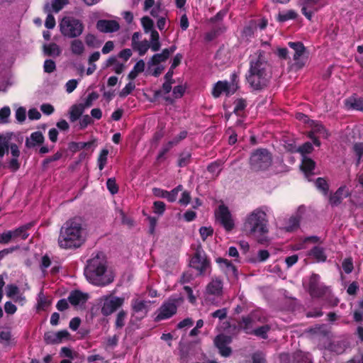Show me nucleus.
Returning a JSON list of instances; mask_svg holds the SVG:
<instances>
[{
    "label": "nucleus",
    "instance_id": "f257e3e1",
    "mask_svg": "<svg viewBox=\"0 0 363 363\" xmlns=\"http://www.w3.org/2000/svg\"><path fill=\"white\" fill-rule=\"evenodd\" d=\"M86 240V230L81 218L74 217L67 220L62 226L58 238L61 248L79 247Z\"/></svg>",
    "mask_w": 363,
    "mask_h": 363
},
{
    "label": "nucleus",
    "instance_id": "f03ea898",
    "mask_svg": "<svg viewBox=\"0 0 363 363\" xmlns=\"http://www.w3.org/2000/svg\"><path fill=\"white\" fill-rule=\"evenodd\" d=\"M266 211L265 207L254 209L247 214L242 224V231L246 235H253L262 244L268 240V220Z\"/></svg>",
    "mask_w": 363,
    "mask_h": 363
},
{
    "label": "nucleus",
    "instance_id": "7ed1b4c3",
    "mask_svg": "<svg viewBox=\"0 0 363 363\" xmlns=\"http://www.w3.org/2000/svg\"><path fill=\"white\" fill-rule=\"evenodd\" d=\"M84 275L89 283L100 286L108 285L114 279L113 272L106 268V261L103 253H97L88 261Z\"/></svg>",
    "mask_w": 363,
    "mask_h": 363
},
{
    "label": "nucleus",
    "instance_id": "20e7f679",
    "mask_svg": "<svg viewBox=\"0 0 363 363\" xmlns=\"http://www.w3.org/2000/svg\"><path fill=\"white\" fill-rule=\"evenodd\" d=\"M269 77V65L264 52L257 50L250 56V66L247 80L252 88L258 90L266 86Z\"/></svg>",
    "mask_w": 363,
    "mask_h": 363
},
{
    "label": "nucleus",
    "instance_id": "39448f33",
    "mask_svg": "<svg viewBox=\"0 0 363 363\" xmlns=\"http://www.w3.org/2000/svg\"><path fill=\"white\" fill-rule=\"evenodd\" d=\"M250 164L255 171H268L272 167V155L266 149H257L252 153Z\"/></svg>",
    "mask_w": 363,
    "mask_h": 363
},
{
    "label": "nucleus",
    "instance_id": "423d86ee",
    "mask_svg": "<svg viewBox=\"0 0 363 363\" xmlns=\"http://www.w3.org/2000/svg\"><path fill=\"white\" fill-rule=\"evenodd\" d=\"M238 76L233 73L230 76V81H218L213 86L212 95L214 98H218L221 95L226 96L234 94L238 89Z\"/></svg>",
    "mask_w": 363,
    "mask_h": 363
},
{
    "label": "nucleus",
    "instance_id": "0eeeda50",
    "mask_svg": "<svg viewBox=\"0 0 363 363\" xmlns=\"http://www.w3.org/2000/svg\"><path fill=\"white\" fill-rule=\"evenodd\" d=\"M61 33L67 38H76L79 36L84 30L82 22L74 18L65 17L60 23Z\"/></svg>",
    "mask_w": 363,
    "mask_h": 363
},
{
    "label": "nucleus",
    "instance_id": "6e6552de",
    "mask_svg": "<svg viewBox=\"0 0 363 363\" xmlns=\"http://www.w3.org/2000/svg\"><path fill=\"white\" fill-rule=\"evenodd\" d=\"M123 297L114 296L111 294L103 296L99 298L101 303V313L108 316L115 312L124 303Z\"/></svg>",
    "mask_w": 363,
    "mask_h": 363
},
{
    "label": "nucleus",
    "instance_id": "1a4fd4ad",
    "mask_svg": "<svg viewBox=\"0 0 363 363\" xmlns=\"http://www.w3.org/2000/svg\"><path fill=\"white\" fill-rule=\"evenodd\" d=\"M181 297H171L165 301L158 310L157 320H161L172 317L177 311V306L181 302Z\"/></svg>",
    "mask_w": 363,
    "mask_h": 363
},
{
    "label": "nucleus",
    "instance_id": "9d476101",
    "mask_svg": "<svg viewBox=\"0 0 363 363\" xmlns=\"http://www.w3.org/2000/svg\"><path fill=\"white\" fill-rule=\"evenodd\" d=\"M216 220L226 231H230L235 226L234 220L228 208L224 204H220L215 211Z\"/></svg>",
    "mask_w": 363,
    "mask_h": 363
},
{
    "label": "nucleus",
    "instance_id": "9b49d317",
    "mask_svg": "<svg viewBox=\"0 0 363 363\" xmlns=\"http://www.w3.org/2000/svg\"><path fill=\"white\" fill-rule=\"evenodd\" d=\"M141 23L145 33H150L151 50L153 52L158 51L161 47L160 36L157 31L153 29L152 21L149 17L145 16L142 18Z\"/></svg>",
    "mask_w": 363,
    "mask_h": 363
},
{
    "label": "nucleus",
    "instance_id": "f8f14e48",
    "mask_svg": "<svg viewBox=\"0 0 363 363\" xmlns=\"http://www.w3.org/2000/svg\"><path fill=\"white\" fill-rule=\"evenodd\" d=\"M320 276L313 274L309 279L308 289L313 296H330V289L320 282Z\"/></svg>",
    "mask_w": 363,
    "mask_h": 363
},
{
    "label": "nucleus",
    "instance_id": "ddd939ff",
    "mask_svg": "<svg viewBox=\"0 0 363 363\" xmlns=\"http://www.w3.org/2000/svg\"><path fill=\"white\" fill-rule=\"evenodd\" d=\"M312 150L313 146L309 142L304 143L298 149V151L302 155L301 168L306 176H308V174L315 168V162L311 158L305 155L307 153H310Z\"/></svg>",
    "mask_w": 363,
    "mask_h": 363
},
{
    "label": "nucleus",
    "instance_id": "4468645a",
    "mask_svg": "<svg viewBox=\"0 0 363 363\" xmlns=\"http://www.w3.org/2000/svg\"><path fill=\"white\" fill-rule=\"evenodd\" d=\"M311 130L309 133L308 137L313 140V143L316 146H320V143L318 137L327 138L328 134L325 128L320 123L314 121H310L308 125Z\"/></svg>",
    "mask_w": 363,
    "mask_h": 363
},
{
    "label": "nucleus",
    "instance_id": "2eb2a0df",
    "mask_svg": "<svg viewBox=\"0 0 363 363\" xmlns=\"http://www.w3.org/2000/svg\"><path fill=\"white\" fill-rule=\"evenodd\" d=\"M280 361L281 363H311V357L308 353L298 351L292 356L288 354H281Z\"/></svg>",
    "mask_w": 363,
    "mask_h": 363
},
{
    "label": "nucleus",
    "instance_id": "dca6fc26",
    "mask_svg": "<svg viewBox=\"0 0 363 363\" xmlns=\"http://www.w3.org/2000/svg\"><path fill=\"white\" fill-rule=\"evenodd\" d=\"M190 265L201 274L208 269L209 262L205 255L196 252L190 261Z\"/></svg>",
    "mask_w": 363,
    "mask_h": 363
},
{
    "label": "nucleus",
    "instance_id": "f3484780",
    "mask_svg": "<svg viewBox=\"0 0 363 363\" xmlns=\"http://www.w3.org/2000/svg\"><path fill=\"white\" fill-rule=\"evenodd\" d=\"M231 337L225 335H218L214 340L216 347L219 350L220 354L223 357H228L231 350L228 345L231 342Z\"/></svg>",
    "mask_w": 363,
    "mask_h": 363
},
{
    "label": "nucleus",
    "instance_id": "a211bd4d",
    "mask_svg": "<svg viewBox=\"0 0 363 363\" xmlns=\"http://www.w3.org/2000/svg\"><path fill=\"white\" fill-rule=\"evenodd\" d=\"M70 335L66 330L58 332H50L45 335V340L48 343L56 344L60 343L65 340L69 339Z\"/></svg>",
    "mask_w": 363,
    "mask_h": 363
},
{
    "label": "nucleus",
    "instance_id": "6ab92c4d",
    "mask_svg": "<svg viewBox=\"0 0 363 363\" xmlns=\"http://www.w3.org/2000/svg\"><path fill=\"white\" fill-rule=\"evenodd\" d=\"M322 6L320 1H303L301 4L302 13L311 21L313 15Z\"/></svg>",
    "mask_w": 363,
    "mask_h": 363
},
{
    "label": "nucleus",
    "instance_id": "aec40b11",
    "mask_svg": "<svg viewBox=\"0 0 363 363\" xmlns=\"http://www.w3.org/2000/svg\"><path fill=\"white\" fill-rule=\"evenodd\" d=\"M206 292L208 296L219 297L223 293V282L220 279L216 278L207 285Z\"/></svg>",
    "mask_w": 363,
    "mask_h": 363
},
{
    "label": "nucleus",
    "instance_id": "412c9836",
    "mask_svg": "<svg viewBox=\"0 0 363 363\" xmlns=\"http://www.w3.org/2000/svg\"><path fill=\"white\" fill-rule=\"evenodd\" d=\"M96 28L103 33H112L119 29V24L114 20H99L96 23Z\"/></svg>",
    "mask_w": 363,
    "mask_h": 363
},
{
    "label": "nucleus",
    "instance_id": "4be33fe9",
    "mask_svg": "<svg viewBox=\"0 0 363 363\" xmlns=\"http://www.w3.org/2000/svg\"><path fill=\"white\" fill-rule=\"evenodd\" d=\"M250 320H245V326L244 327V331L247 334H253L257 337L266 339L267 337V333L269 330V327L267 325L256 328L253 329L252 325H249V321Z\"/></svg>",
    "mask_w": 363,
    "mask_h": 363
},
{
    "label": "nucleus",
    "instance_id": "5701e85b",
    "mask_svg": "<svg viewBox=\"0 0 363 363\" xmlns=\"http://www.w3.org/2000/svg\"><path fill=\"white\" fill-rule=\"evenodd\" d=\"M145 10H150V14L155 18L166 16L165 11L161 7L159 1H145Z\"/></svg>",
    "mask_w": 363,
    "mask_h": 363
},
{
    "label": "nucleus",
    "instance_id": "b1692460",
    "mask_svg": "<svg viewBox=\"0 0 363 363\" xmlns=\"http://www.w3.org/2000/svg\"><path fill=\"white\" fill-rule=\"evenodd\" d=\"M250 320L249 321V325H252L253 329L256 328L257 322H264L265 318L262 317V311L260 310L255 311L251 313L247 317L244 318L242 322L240 324V327L244 330V327L245 326V320Z\"/></svg>",
    "mask_w": 363,
    "mask_h": 363
},
{
    "label": "nucleus",
    "instance_id": "393cba45",
    "mask_svg": "<svg viewBox=\"0 0 363 363\" xmlns=\"http://www.w3.org/2000/svg\"><path fill=\"white\" fill-rule=\"evenodd\" d=\"M88 299V295L79 291H74L68 296L69 302L74 306H82Z\"/></svg>",
    "mask_w": 363,
    "mask_h": 363
},
{
    "label": "nucleus",
    "instance_id": "a878e982",
    "mask_svg": "<svg viewBox=\"0 0 363 363\" xmlns=\"http://www.w3.org/2000/svg\"><path fill=\"white\" fill-rule=\"evenodd\" d=\"M150 305V301H144L140 298L133 299L131 306L135 313H141L145 315Z\"/></svg>",
    "mask_w": 363,
    "mask_h": 363
},
{
    "label": "nucleus",
    "instance_id": "bb28decb",
    "mask_svg": "<svg viewBox=\"0 0 363 363\" xmlns=\"http://www.w3.org/2000/svg\"><path fill=\"white\" fill-rule=\"evenodd\" d=\"M350 192L345 186L340 187L336 192L330 197V203L333 206L340 204L344 198L349 196Z\"/></svg>",
    "mask_w": 363,
    "mask_h": 363
},
{
    "label": "nucleus",
    "instance_id": "cd10ccee",
    "mask_svg": "<svg viewBox=\"0 0 363 363\" xmlns=\"http://www.w3.org/2000/svg\"><path fill=\"white\" fill-rule=\"evenodd\" d=\"M345 106L348 109L363 111V98L356 95L352 96L345 101Z\"/></svg>",
    "mask_w": 363,
    "mask_h": 363
},
{
    "label": "nucleus",
    "instance_id": "c85d7f7f",
    "mask_svg": "<svg viewBox=\"0 0 363 363\" xmlns=\"http://www.w3.org/2000/svg\"><path fill=\"white\" fill-rule=\"evenodd\" d=\"M109 67H113V71L116 74H121L124 69V65L120 62L116 57H110L103 65V69L108 68Z\"/></svg>",
    "mask_w": 363,
    "mask_h": 363
},
{
    "label": "nucleus",
    "instance_id": "c756f323",
    "mask_svg": "<svg viewBox=\"0 0 363 363\" xmlns=\"http://www.w3.org/2000/svg\"><path fill=\"white\" fill-rule=\"evenodd\" d=\"M288 45L294 50V60L296 63H298L306 51L303 44L301 42H289Z\"/></svg>",
    "mask_w": 363,
    "mask_h": 363
},
{
    "label": "nucleus",
    "instance_id": "7c9ffc66",
    "mask_svg": "<svg viewBox=\"0 0 363 363\" xmlns=\"http://www.w3.org/2000/svg\"><path fill=\"white\" fill-rule=\"evenodd\" d=\"M308 255L317 262H324L327 259L324 249L319 246L313 247L308 252Z\"/></svg>",
    "mask_w": 363,
    "mask_h": 363
},
{
    "label": "nucleus",
    "instance_id": "2f4dec72",
    "mask_svg": "<svg viewBox=\"0 0 363 363\" xmlns=\"http://www.w3.org/2000/svg\"><path fill=\"white\" fill-rule=\"evenodd\" d=\"M44 141V136L39 131L31 133L30 136L26 140V145L28 147H33L38 145H40Z\"/></svg>",
    "mask_w": 363,
    "mask_h": 363
},
{
    "label": "nucleus",
    "instance_id": "473e14b6",
    "mask_svg": "<svg viewBox=\"0 0 363 363\" xmlns=\"http://www.w3.org/2000/svg\"><path fill=\"white\" fill-rule=\"evenodd\" d=\"M169 58L167 50H162L161 53L155 54L147 62L149 69L155 65H161L162 62H165Z\"/></svg>",
    "mask_w": 363,
    "mask_h": 363
},
{
    "label": "nucleus",
    "instance_id": "72a5a7b5",
    "mask_svg": "<svg viewBox=\"0 0 363 363\" xmlns=\"http://www.w3.org/2000/svg\"><path fill=\"white\" fill-rule=\"evenodd\" d=\"M303 210L304 208L303 207H300L298 210L296 215L293 216L289 218L288 224L285 226V229L286 231H293L298 227L301 217L300 213H301L303 211Z\"/></svg>",
    "mask_w": 363,
    "mask_h": 363
},
{
    "label": "nucleus",
    "instance_id": "f704fd0d",
    "mask_svg": "<svg viewBox=\"0 0 363 363\" xmlns=\"http://www.w3.org/2000/svg\"><path fill=\"white\" fill-rule=\"evenodd\" d=\"M84 111V106L82 104L73 105L69 110V120L75 122L78 120Z\"/></svg>",
    "mask_w": 363,
    "mask_h": 363
},
{
    "label": "nucleus",
    "instance_id": "c9c22d12",
    "mask_svg": "<svg viewBox=\"0 0 363 363\" xmlns=\"http://www.w3.org/2000/svg\"><path fill=\"white\" fill-rule=\"evenodd\" d=\"M133 49L138 52L140 56H143L146 54L149 48H151V41L149 42L146 40L134 43L132 45Z\"/></svg>",
    "mask_w": 363,
    "mask_h": 363
},
{
    "label": "nucleus",
    "instance_id": "e433bc0d",
    "mask_svg": "<svg viewBox=\"0 0 363 363\" xmlns=\"http://www.w3.org/2000/svg\"><path fill=\"white\" fill-rule=\"evenodd\" d=\"M145 63L143 60H138L134 65L133 69L129 72L128 78L130 80L135 79L138 75L144 72Z\"/></svg>",
    "mask_w": 363,
    "mask_h": 363
},
{
    "label": "nucleus",
    "instance_id": "4c0bfd02",
    "mask_svg": "<svg viewBox=\"0 0 363 363\" xmlns=\"http://www.w3.org/2000/svg\"><path fill=\"white\" fill-rule=\"evenodd\" d=\"M51 304L50 301L45 296L43 292L41 291L37 298L36 309L38 311H45L48 308Z\"/></svg>",
    "mask_w": 363,
    "mask_h": 363
},
{
    "label": "nucleus",
    "instance_id": "58836bf2",
    "mask_svg": "<svg viewBox=\"0 0 363 363\" xmlns=\"http://www.w3.org/2000/svg\"><path fill=\"white\" fill-rule=\"evenodd\" d=\"M32 225L33 223H30L12 230L13 233V238H20L22 240H26L29 235L28 230L32 227Z\"/></svg>",
    "mask_w": 363,
    "mask_h": 363
},
{
    "label": "nucleus",
    "instance_id": "ea45409f",
    "mask_svg": "<svg viewBox=\"0 0 363 363\" xmlns=\"http://www.w3.org/2000/svg\"><path fill=\"white\" fill-rule=\"evenodd\" d=\"M67 2L68 1H52L51 4L47 3L44 9L47 13H57L64 8Z\"/></svg>",
    "mask_w": 363,
    "mask_h": 363
},
{
    "label": "nucleus",
    "instance_id": "a19ab883",
    "mask_svg": "<svg viewBox=\"0 0 363 363\" xmlns=\"http://www.w3.org/2000/svg\"><path fill=\"white\" fill-rule=\"evenodd\" d=\"M0 342L4 346L11 345V333L7 328H0Z\"/></svg>",
    "mask_w": 363,
    "mask_h": 363
},
{
    "label": "nucleus",
    "instance_id": "79ce46f5",
    "mask_svg": "<svg viewBox=\"0 0 363 363\" xmlns=\"http://www.w3.org/2000/svg\"><path fill=\"white\" fill-rule=\"evenodd\" d=\"M318 241L319 238L316 236L308 237L305 238L301 242L294 245V246L293 247V250H299L302 249H306L308 247V245L309 242L317 243Z\"/></svg>",
    "mask_w": 363,
    "mask_h": 363
},
{
    "label": "nucleus",
    "instance_id": "37998d69",
    "mask_svg": "<svg viewBox=\"0 0 363 363\" xmlns=\"http://www.w3.org/2000/svg\"><path fill=\"white\" fill-rule=\"evenodd\" d=\"M297 16L296 12L293 10H289L280 12L277 16V20L279 22H285L289 20L295 19Z\"/></svg>",
    "mask_w": 363,
    "mask_h": 363
},
{
    "label": "nucleus",
    "instance_id": "c03bdc74",
    "mask_svg": "<svg viewBox=\"0 0 363 363\" xmlns=\"http://www.w3.org/2000/svg\"><path fill=\"white\" fill-rule=\"evenodd\" d=\"M72 52L77 55H81L84 51V45L82 41L74 40L71 43Z\"/></svg>",
    "mask_w": 363,
    "mask_h": 363
},
{
    "label": "nucleus",
    "instance_id": "a18cd8bd",
    "mask_svg": "<svg viewBox=\"0 0 363 363\" xmlns=\"http://www.w3.org/2000/svg\"><path fill=\"white\" fill-rule=\"evenodd\" d=\"M216 262L221 266L225 267L227 269V272H232L234 275L237 274V269L233 264L226 259L224 258H217Z\"/></svg>",
    "mask_w": 363,
    "mask_h": 363
},
{
    "label": "nucleus",
    "instance_id": "49530a36",
    "mask_svg": "<svg viewBox=\"0 0 363 363\" xmlns=\"http://www.w3.org/2000/svg\"><path fill=\"white\" fill-rule=\"evenodd\" d=\"M9 138L0 134V158H2L9 152Z\"/></svg>",
    "mask_w": 363,
    "mask_h": 363
},
{
    "label": "nucleus",
    "instance_id": "de8ad7c7",
    "mask_svg": "<svg viewBox=\"0 0 363 363\" xmlns=\"http://www.w3.org/2000/svg\"><path fill=\"white\" fill-rule=\"evenodd\" d=\"M352 150L357 158V165H359L363 156V143H356L353 145Z\"/></svg>",
    "mask_w": 363,
    "mask_h": 363
},
{
    "label": "nucleus",
    "instance_id": "09e8293b",
    "mask_svg": "<svg viewBox=\"0 0 363 363\" xmlns=\"http://www.w3.org/2000/svg\"><path fill=\"white\" fill-rule=\"evenodd\" d=\"M108 150L107 149L101 150L98 157V166L100 170H102L106 164Z\"/></svg>",
    "mask_w": 363,
    "mask_h": 363
},
{
    "label": "nucleus",
    "instance_id": "8fccbe9b",
    "mask_svg": "<svg viewBox=\"0 0 363 363\" xmlns=\"http://www.w3.org/2000/svg\"><path fill=\"white\" fill-rule=\"evenodd\" d=\"M133 80H130L124 88L119 92V96L121 98H125L128 96L135 88V84L133 82Z\"/></svg>",
    "mask_w": 363,
    "mask_h": 363
},
{
    "label": "nucleus",
    "instance_id": "3c124183",
    "mask_svg": "<svg viewBox=\"0 0 363 363\" xmlns=\"http://www.w3.org/2000/svg\"><path fill=\"white\" fill-rule=\"evenodd\" d=\"M221 169L222 162L220 161L212 162L208 166V170L213 176H218Z\"/></svg>",
    "mask_w": 363,
    "mask_h": 363
},
{
    "label": "nucleus",
    "instance_id": "603ef678",
    "mask_svg": "<svg viewBox=\"0 0 363 363\" xmlns=\"http://www.w3.org/2000/svg\"><path fill=\"white\" fill-rule=\"evenodd\" d=\"M11 115V109L9 106H4L0 109V123H7Z\"/></svg>",
    "mask_w": 363,
    "mask_h": 363
},
{
    "label": "nucleus",
    "instance_id": "864d4df0",
    "mask_svg": "<svg viewBox=\"0 0 363 363\" xmlns=\"http://www.w3.org/2000/svg\"><path fill=\"white\" fill-rule=\"evenodd\" d=\"M183 187L182 185H178L176 188L170 191H167V200L169 202H174L176 201L179 192L182 191Z\"/></svg>",
    "mask_w": 363,
    "mask_h": 363
},
{
    "label": "nucleus",
    "instance_id": "5fc2aeb1",
    "mask_svg": "<svg viewBox=\"0 0 363 363\" xmlns=\"http://www.w3.org/2000/svg\"><path fill=\"white\" fill-rule=\"evenodd\" d=\"M315 185L324 195H326L328 190V185L326 181L323 178H318L315 182Z\"/></svg>",
    "mask_w": 363,
    "mask_h": 363
},
{
    "label": "nucleus",
    "instance_id": "6e6d98bb",
    "mask_svg": "<svg viewBox=\"0 0 363 363\" xmlns=\"http://www.w3.org/2000/svg\"><path fill=\"white\" fill-rule=\"evenodd\" d=\"M6 294L9 298H14L19 294V289L13 284L8 285L6 289Z\"/></svg>",
    "mask_w": 363,
    "mask_h": 363
},
{
    "label": "nucleus",
    "instance_id": "4d7b16f0",
    "mask_svg": "<svg viewBox=\"0 0 363 363\" xmlns=\"http://www.w3.org/2000/svg\"><path fill=\"white\" fill-rule=\"evenodd\" d=\"M106 186L111 194H116L118 193V187L116 184V180L113 178L108 179L106 182Z\"/></svg>",
    "mask_w": 363,
    "mask_h": 363
},
{
    "label": "nucleus",
    "instance_id": "13d9d810",
    "mask_svg": "<svg viewBox=\"0 0 363 363\" xmlns=\"http://www.w3.org/2000/svg\"><path fill=\"white\" fill-rule=\"evenodd\" d=\"M165 203L162 201H155L153 203V211L158 215H162L165 211Z\"/></svg>",
    "mask_w": 363,
    "mask_h": 363
},
{
    "label": "nucleus",
    "instance_id": "bf43d9fd",
    "mask_svg": "<svg viewBox=\"0 0 363 363\" xmlns=\"http://www.w3.org/2000/svg\"><path fill=\"white\" fill-rule=\"evenodd\" d=\"M342 267L346 274H350L353 270V262L351 258H346L343 260Z\"/></svg>",
    "mask_w": 363,
    "mask_h": 363
},
{
    "label": "nucleus",
    "instance_id": "052dcab7",
    "mask_svg": "<svg viewBox=\"0 0 363 363\" xmlns=\"http://www.w3.org/2000/svg\"><path fill=\"white\" fill-rule=\"evenodd\" d=\"M126 317V313L123 311H120L116 317V326L118 328H121L125 325V320Z\"/></svg>",
    "mask_w": 363,
    "mask_h": 363
},
{
    "label": "nucleus",
    "instance_id": "680f3d73",
    "mask_svg": "<svg viewBox=\"0 0 363 363\" xmlns=\"http://www.w3.org/2000/svg\"><path fill=\"white\" fill-rule=\"evenodd\" d=\"M44 51L47 55H58L60 53L59 48L56 44H50L44 47Z\"/></svg>",
    "mask_w": 363,
    "mask_h": 363
},
{
    "label": "nucleus",
    "instance_id": "e2e57ef3",
    "mask_svg": "<svg viewBox=\"0 0 363 363\" xmlns=\"http://www.w3.org/2000/svg\"><path fill=\"white\" fill-rule=\"evenodd\" d=\"M15 116H16V120L18 122H20V123L23 122L26 118V108H24L23 107L18 108L16 111Z\"/></svg>",
    "mask_w": 363,
    "mask_h": 363
},
{
    "label": "nucleus",
    "instance_id": "0e129e2a",
    "mask_svg": "<svg viewBox=\"0 0 363 363\" xmlns=\"http://www.w3.org/2000/svg\"><path fill=\"white\" fill-rule=\"evenodd\" d=\"M199 233L203 240H205L208 237L213 235V230L211 227L203 226L199 229Z\"/></svg>",
    "mask_w": 363,
    "mask_h": 363
},
{
    "label": "nucleus",
    "instance_id": "69168bd1",
    "mask_svg": "<svg viewBox=\"0 0 363 363\" xmlns=\"http://www.w3.org/2000/svg\"><path fill=\"white\" fill-rule=\"evenodd\" d=\"M12 238H13V233L12 230H9L3 233H0L1 243L6 244L9 242Z\"/></svg>",
    "mask_w": 363,
    "mask_h": 363
},
{
    "label": "nucleus",
    "instance_id": "338daca9",
    "mask_svg": "<svg viewBox=\"0 0 363 363\" xmlns=\"http://www.w3.org/2000/svg\"><path fill=\"white\" fill-rule=\"evenodd\" d=\"M79 81L77 79H70L65 84L66 91L68 94L72 93L77 86Z\"/></svg>",
    "mask_w": 363,
    "mask_h": 363
},
{
    "label": "nucleus",
    "instance_id": "774afa93",
    "mask_svg": "<svg viewBox=\"0 0 363 363\" xmlns=\"http://www.w3.org/2000/svg\"><path fill=\"white\" fill-rule=\"evenodd\" d=\"M93 122L91 118L89 115L83 116L79 120V126L81 129L86 128L89 125Z\"/></svg>",
    "mask_w": 363,
    "mask_h": 363
}]
</instances>
